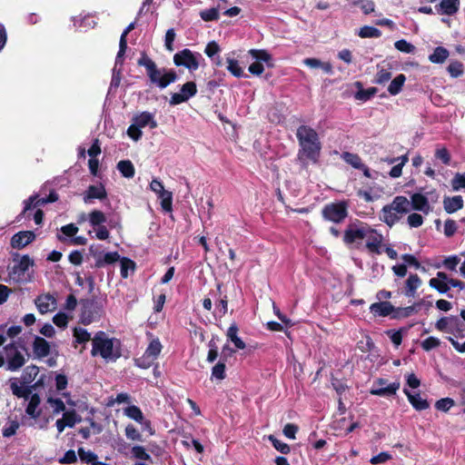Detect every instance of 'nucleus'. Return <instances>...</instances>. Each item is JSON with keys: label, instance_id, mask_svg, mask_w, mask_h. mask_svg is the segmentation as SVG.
<instances>
[{"label": "nucleus", "instance_id": "32", "mask_svg": "<svg viewBox=\"0 0 465 465\" xmlns=\"http://www.w3.org/2000/svg\"><path fill=\"white\" fill-rule=\"evenodd\" d=\"M117 169L125 178H133L134 176V166L130 160H121L117 163Z\"/></svg>", "mask_w": 465, "mask_h": 465}, {"label": "nucleus", "instance_id": "12", "mask_svg": "<svg viewBox=\"0 0 465 465\" xmlns=\"http://www.w3.org/2000/svg\"><path fill=\"white\" fill-rule=\"evenodd\" d=\"M197 94L196 84L193 81H189L182 85L180 93H174L171 95L169 104L171 105H177L187 102L191 97Z\"/></svg>", "mask_w": 465, "mask_h": 465}, {"label": "nucleus", "instance_id": "31", "mask_svg": "<svg viewBox=\"0 0 465 465\" xmlns=\"http://www.w3.org/2000/svg\"><path fill=\"white\" fill-rule=\"evenodd\" d=\"M377 74L373 80L374 84H384L391 78V67L385 68L383 65H377Z\"/></svg>", "mask_w": 465, "mask_h": 465}, {"label": "nucleus", "instance_id": "6", "mask_svg": "<svg viewBox=\"0 0 465 465\" xmlns=\"http://www.w3.org/2000/svg\"><path fill=\"white\" fill-rule=\"evenodd\" d=\"M411 208H405L404 205H384L380 214V219L392 226L404 213L411 210L421 211L428 213L430 205H411Z\"/></svg>", "mask_w": 465, "mask_h": 465}, {"label": "nucleus", "instance_id": "13", "mask_svg": "<svg viewBox=\"0 0 465 465\" xmlns=\"http://www.w3.org/2000/svg\"><path fill=\"white\" fill-rule=\"evenodd\" d=\"M35 304L41 314L52 312L57 308L56 299L50 293L38 295L35 300Z\"/></svg>", "mask_w": 465, "mask_h": 465}, {"label": "nucleus", "instance_id": "28", "mask_svg": "<svg viewBox=\"0 0 465 465\" xmlns=\"http://www.w3.org/2000/svg\"><path fill=\"white\" fill-rule=\"evenodd\" d=\"M78 227L74 223L64 225L61 227V234H58L57 238L59 241L68 243L69 239L73 238L78 232Z\"/></svg>", "mask_w": 465, "mask_h": 465}, {"label": "nucleus", "instance_id": "15", "mask_svg": "<svg viewBox=\"0 0 465 465\" xmlns=\"http://www.w3.org/2000/svg\"><path fill=\"white\" fill-rule=\"evenodd\" d=\"M35 237L33 231H21L12 236L10 245L14 249L21 250L33 242Z\"/></svg>", "mask_w": 465, "mask_h": 465}, {"label": "nucleus", "instance_id": "47", "mask_svg": "<svg viewBox=\"0 0 465 465\" xmlns=\"http://www.w3.org/2000/svg\"><path fill=\"white\" fill-rule=\"evenodd\" d=\"M200 16L205 22L216 21L219 19V10L216 7L205 9L200 12Z\"/></svg>", "mask_w": 465, "mask_h": 465}, {"label": "nucleus", "instance_id": "9", "mask_svg": "<svg viewBox=\"0 0 465 465\" xmlns=\"http://www.w3.org/2000/svg\"><path fill=\"white\" fill-rule=\"evenodd\" d=\"M199 58H202L201 54L193 53L185 48L173 55V63L176 66H184L189 71L193 72L200 66Z\"/></svg>", "mask_w": 465, "mask_h": 465}, {"label": "nucleus", "instance_id": "30", "mask_svg": "<svg viewBox=\"0 0 465 465\" xmlns=\"http://www.w3.org/2000/svg\"><path fill=\"white\" fill-rule=\"evenodd\" d=\"M406 81V76L403 74H398L389 84L388 92L391 95H397L402 90L404 83Z\"/></svg>", "mask_w": 465, "mask_h": 465}, {"label": "nucleus", "instance_id": "34", "mask_svg": "<svg viewBox=\"0 0 465 465\" xmlns=\"http://www.w3.org/2000/svg\"><path fill=\"white\" fill-rule=\"evenodd\" d=\"M341 159L355 169L363 167L361 158L357 153L343 152L341 153Z\"/></svg>", "mask_w": 465, "mask_h": 465}, {"label": "nucleus", "instance_id": "45", "mask_svg": "<svg viewBox=\"0 0 465 465\" xmlns=\"http://www.w3.org/2000/svg\"><path fill=\"white\" fill-rule=\"evenodd\" d=\"M10 388L13 394L19 398H25L29 394L28 389L19 384L15 380L10 381Z\"/></svg>", "mask_w": 465, "mask_h": 465}, {"label": "nucleus", "instance_id": "36", "mask_svg": "<svg viewBox=\"0 0 465 465\" xmlns=\"http://www.w3.org/2000/svg\"><path fill=\"white\" fill-rule=\"evenodd\" d=\"M74 342L79 344H85L91 341V334L82 327H75L73 331Z\"/></svg>", "mask_w": 465, "mask_h": 465}, {"label": "nucleus", "instance_id": "1", "mask_svg": "<svg viewBox=\"0 0 465 465\" xmlns=\"http://www.w3.org/2000/svg\"><path fill=\"white\" fill-rule=\"evenodd\" d=\"M296 137L301 147L298 153L299 158L316 162L322 148L317 132L313 128L302 124L298 127Z\"/></svg>", "mask_w": 465, "mask_h": 465}, {"label": "nucleus", "instance_id": "14", "mask_svg": "<svg viewBox=\"0 0 465 465\" xmlns=\"http://www.w3.org/2000/svg\"><path fill=\"white\" fill-rule=\"evenodd\" d=\"M90 253L95 259V267L101 268L106 264H112L120 260V255L117 252H111L103 254L97 252V248L94 245H91L89 248Z\"/></svg>", "mask_w": 465, "mask_h": 465}, {"label": "nucleus", "instance_id": "42", "mask_svg": "<svg viewBox=\"0 0 465 465\" xmlns=\"http://www.w3.org/2000/svg\"><path fill=\"white\" fill-rule=\"evenodd\" d=\"M78 455L83 462L91 463L92 465L98 463L97 455L91 450H85L84 448H79Z\"/></svg>", "mask_w": 465, "mask_h": 465}, {"label": "nucleus", "instance_id": "4", "mask_svg": "<svg viewBox=\"0 0 465 465\" xmlns=\"http://www.w3.org/2000/svg\"><path fill=\"white\" fill-rule=\"evenodd\" d=\"M27 351L24 345L17 342H10L0 351V368L6 371H16L26 362Z\"/></svg>", "mask_w": 465, "mask_h": 465}, {"label": "nucleus", "instance_id": "49", "mask_svg": "<svg viewBox=\"0 0 465 465\" xmlns=\"http://www.w3.org/2000/svg\"><path fill=\"white\" fill-rule=\"evenodd\" d=\"M395 48L405 54H412L415 50V46L404 39H401L395 42Z\"/></svg>", "mask_w": 465, "mask_h": 465}, {"label": "nucleus", "instance_id": "18", "mask_svg": "<svg viewBox=\"0 0 465 465\" xmlns=\"http://www.w3.org/2000/svg\"><path fill=\"white\" fill-rule=\"evenodd\" d=\"M377 383L381 385L380 388H372L371 390V394L376 395V396H391L395 395L397 391L400 389V382H392L387 386L386 381L384 379H379L377 381Z\"/></svg>", "mask_w": 465, "mask_h": 465}, {"label": "nucleus", "instance_id": "27", "mask_svg": "<svg viewBox=\"0 0 465 465\" xmlns=\"http://www.w3.org/2000/svg\"><path fill=\"white\" fill-rule=\"evenodd\" d=\"M303 64L305 65H307L308 67H310V68H313V69L322 68L323 70V72L328 74H332V73H333L332 65H331V63H329V62H322L318 58H312H312H305L303 60Z\"/></svg>", "mask_w": 465, "mask_h": 465}, {"label": "nucleus", "instance_id": "26", "mask_svg": "<svg viewBox=\"0 0 465 465\" xmlns=\"http://www.w3.org/2000/svg\"><path fill=\"white\" fill-rule=\"evenodd\" d=\"M421 285V280L417 274H411L405 285L404 294L407 297H414L416 294L417 289Z\"/></svg>", "mask_w": 465, "mask_h": 465}, {"label": "nucleus", "instance_id": "64", "mask_svg": "<svg viewBox=\"0 0 465 465\" xmlns=\"http://www.w3.org/2000/svg\"><path fill=\"white\" fill-rule=\"evenodd\" d=\"M68 322L69 317L64 312H58L53 317V322L60 328H65Z\"/></svg>", "mask_w": 465, "mask_h": 465}, {"label": "nucleus", "instance_id": "5", "mask_svg": "<svg viewBox=\"0 0 465 465\" xmlns=\"http://www.w3.org/2000/svg\"><path fill=\"white\" fill-rule=\"evenodd\" d=\"M14 264L8 267V276L11 281L16 283H25L31 281L32 276L29 269L35 265V262L29 255L16 256L13 260Z\"/></svg>", "mask_w": 465, "mask_h": 465}, {"label": "nucleus", "instance_id": "52", "mask_svg": "<svg viewBox=\"0 0 465 465\" xmlns=\"http://www.w3.org/2000/svg\"><path fill=\"white\" fill-rule=\"evenodd\" d=\"M19 428V423L16 420H11L5 424L2 430L3 436L9 438L15 435Z\"/></svg>", "mask_w": 465, "mask_h": 465}, {"label": "nucleus", "instance_id": "23", "mask_svg": "<svg viewBox=\"0 0 465 465\" xmlns=\"http://www.w3.org/2000/svg\"><path fill=\"white\" fill-rule=\"evenodd\" d=\"M370 311L374 315L385 317L395 312V308L389 302H380L372 303L370 306Z\"/></svg>", "mask_w": 465, "mask_h": 465}, {"label": "nucleus", "instance_id": "29", "mask_svg": "<svg viewBox=\"0 0 465 465\" xmlns=\"http://www.w3.org/2000/svg\"><path fill=\"white\" fill-rule=\"evenodd\" d=\"M237 333H238V327L235 323H232L228 328L226 336L234 344V346L237 349L243 350L246 345L243 342V341L238 336Z\"/></svg>", "mask_w": 465, "mask_h": 465}, {"label": "nucleus", "instance_id": "25", "mask_svg": "<svg viewBox=\"0 0 465 465\" xmlns=\"http://www.w3.org/2000/svg\"><path fill=\"white\" fill-rule=\"evenodd\" d=\"M403 392L407 396L410 403L417 411H423L429 408V402L425 399L421 398L419 393L412 394L407 389H404Z\"/></svg>", "mask_w": 465, "mask_h": 465}, {"label": "nucleus", "instance_id": "51", "mask_svg": "<svg viewBox=\"0 0 465 465\" xmlns=\"http://www.w3.org/2000/svg\"><path fill=\"white\" fill-rule=\"evenodd\" d=\"M455 404L451 398H443L436 401L435 408L438 411L447 412Z\"/></svg>", "mask_w": 465, "mask_h": 465}, {"label": "nucleus", "instance_id": "57", "mask_svg": "<svg viewBox=\"0 0 465 465\" xmlns=\"http://www.w3.org/2000/svg\"><path fill=\"white\" fill-rule=\"evenodd\" d=\"M447 69L452 77H459L463 74V64L458 61L450 63Z\"/></svg>", "mask_w": 465, "mask_h": 465}, {"label": "nucleus", "instance_id": "58", "mask_svg": "<svg viewBox=\"0 0 465 465\" xmlns=\"http://www.w3.org/2000/svg\"><path fill=\"white\" fill-rule=\"evenodd\" d=\"M132 453L134 458L143 460H150L151 456L146 452V450L143 446H134L132 448Z\"/></svg>", "mask_w": 465, "mask_h": 465}, {"label": "nucleus", "instance_id": "3", "mask_svg": "<svg viewBox=\"0 0 465 465\" xmlns=\"http://www.w3.org/2000/svg\"><path fill=\"white\" fill-rule=\"evenodd\" d=\"M92 355H100L105 361H116L121 356L119 340L109 338L104 331L97 332L92 340Z\"/></svg>", "mask_w": 465, "mask_h": 465}, {"label": "nucleus", "instance_id": "33", "mask_svg": "<svg viewBox=\"0 0 465 465\" xmlns=\"http://www.w3.org/2000/svg\"><path fill=\"white\" fill-rule=\"evenodd\" d=\"M227 70L231 73L232 75L241 78V77H247L246 74H244L243 69L240 66L239 62L231 57H227Z\"/></svg>", "mask_w": 465, "mask_h": 465}, {"label": "nucleus", "instance_id": "37", "mask_svg": "<svg viewBox=\"0 0 465 465\" xmlns=\"http://www.w3.org/2000/svg\"><path fill=\"white\" fill-rule=\"evenodd\" d=\"M124 415L128 418L135 420L136 422L142 423L143 420V414L139 407L131 405L124 410Z\"/></svg>", "mask_w": 465, "mask_h": 465}, {"label": "nucleus", "instance_id": "20", "mask_svg": "<svg viewBox=\"0 0 465 465\" xmlns=\"http://www.w3.org/2000/svg\"><path fill=\"white\" fill-rule=\"evenodd\" d=\"M107 197V193L104 186L102 183L90 185L84 193V202L92 200L104 201Z\"/></svg>", "mask_w": 465, "mask_h": 465}, {"label": "nucleus", "instance_id": "40", "mask_svg": "<svg viewBox=\"0 0 465 465\" xmlns=\"http://www.w3.org/2000/svg\"><path fill=\"white\" fill-rule=\"evenodd\" d=\"M46 402L52 408L54 414H59L65 411V404L59 398L50 396L47 398Z\"/></svg>", "mask_w": 465, "mask_h": 465}, {"label": "nucleus", "instance_id": "50", "mask_svg": "<svg viewBox=\"0 0 465 465\" xmlns=\"http://www.w3.org/2000/svg\"><path fill=\"white\" fill-rule=\"evenodd\" d=\"M451 186L455 191L465 189V172L457 173L454 175V177L451 179Z\"/></svg>", "mask_w": 465, "mask_h": 465}, {"label": "nucleus", "instance_id": "55", "mask_svg": "<svg viewBox=\"0 0 465 465\" xmlns=\"http://www.w3.org/2000/svg\"><path fill=\"white\" fill-rule=\"evenodd\" d=\"M440 345V339L433 337V336L428 337L421 342V347L426 351H430L432 349L438 348Z\"/></svg>", "mask_w": 465, "mask_h": 465}, {"label": "nucleus", "instance_id": "11", "mask_svg": "<svg viewBox=\"0 0 465 465\" xmlns=\"http://www.w3.org/2000/svg\"><path fill=\"white\" fill-rule=\"evenodd\" d=\"M384 237L381 233H380L377 230L371 228L370 225L368 226L367 232L364 236L365 248L369 252L374 254H381L382 252V248Z\"/></svg>", "mask_w": 465, "mask_h": 465}, {"label": "nucleus", "instance_id": "8", "mask_svg": "<svg viewBox=\"0 0 465 465\" xmlns=\"http://www.w3.org/2000/svg\"><path fill=\"white\" fill-rule=\"evenodd\" d=\"M59 200V194L50 183L42 185L38 193H34L23 203H53Z\"/></svg>", "mask_w": 465, "mask_h": 465}, {"label": "nucleus", "instance_id": "17", "mask_svg": "<svg viewBox=\"0 0 465 465\" xmlns=\"http://www.w3.org/2000/svg\"><path fill=\"white\" fill-rule=\"evenodd\" d=\"M460 325H462V322L455 317H442L435 324L437 330L440 331L453 332L456 331L459 334L461 331Z\"/></svg>", "mask_w": 465, "mask_h": 465}, {"label": "nucleus", "instance_id": "53", "mask_svg": "<svg viewBox=\"0 0 465 465\" xmlns=\"http://www.w3.org/2000/svg\"><path fill=\"white\" fill-rule=\"evenodd\" d=\"M121 276L123 278H127L128 277V271H134V268H135V264L134 262L130 260V259H127V258H123L121 259Z\"/></svg>", "mask_w": 465, "mask_h": 465}, {"label": "nucleus", "instance_id": "10", "mask_svg": "<svg viewBox=\"0 0 465 465\" xmlns=\"http://www.w3.org/2000/svg\"><path fill=\"white\" fill-rule=\"evenodd\" d=\"M368 224H351L344 232L343 241L346 244H353L360 248L364 241V236L368 229Z\"/></svg>", "mask_w": 465, "mask_h": 465}, {"label": "nucleus", "instance_id": "39", "mask_svg": "<svg viewBox=\"0 0 465 465\" xmlns=\"http://www.w3.org/2000/svg\"><path fill=\"white\" fill-rule=\"evenodd\" d=\"M61 419L69 428H73L76 423L81 421V417L74 410L64 411Z\"/></svg>", "mask_w": 465, "mask_h": 465}, {"label": "nucleus", "instance_id": "22", "mask_svg": "<svg viewBox=\"0 0 465 465\" xmlns=\"http://www.w3.org/2000/svg\"><path fill=\"white\" fill-rule=\"evenodd\" d=\"M32 347L35 356L39 359L45 358L50 353V344L42 337L36 336L33 341Z\"/></svg>", "mask_w": 465, "mask_h": 465}, {"label": "nucleus", "instance_id": "56", "mask_svg": "<svg viewBox=\"0 0 465 465\" xmlns=\"http://www.w3.org/2000/svg\"><path fill=\"white\" fill-rule=\"evenodd\" d=\"M429 285L437 290L440 293H446L450 290L449 282H441L438 280H430Z\"/></svg>", "mask_w": 465, "mask_h": 465}, {"label": "nucleus", "instance_id": "21", "mask_svg": "<svg viewBox=\"0 0 465 465\" xmlns=\"http://www.w3.org/2000/svg\"><path fill=\"white\" fill-rule=\"evenodd\" d=\"M132 121L141 129L146 126L154 129L158 125L157 122L154 120L153 114L147 111L135 114Z\"/></svg>", "mask_w": 465, "mask_h": 465}, {"label": "nucleus", "instance_id": "60", "mask_svg": "<svg viewBox=\"0 0 465 465\" xmlns=\"http://www.w3.org/2000/svg\"><path fill=\"white\" fill-rule=\"evenodd\" d=\"M460 262V259L457 255L446 257L443 260V266L450 271H456L457 266Z\"/></svg>", "mask_w": 465, "mask_h": 465}, {"label": "nucleus", "instance_id": "43", "mask_svg": "<svg viewBox=\"0 0 465 465\" xmlns=\"http://www.w3.org/2000/svg\"><path fill=\"white\" fill-rule=\"evenodd\" d=\"M88 221L94 227L103 225L106 221L105 215L98 210H94L88 214Z\"/></svg>", "mask_w": 465, "mask_h": 465}, {"label": "nucleus", "instance_id": "63", "mask_svg": "<svg viewBox=\"0 0 465 465\" xmlns=\"http://www.w3.org/2000/svg\"><path fill=\"white\" fill-rule=\"evenodd\" d=\"M125 435L129 440H142L141 433L138 431V430L133 424H128L125 427Z\"/></svg>", "mask_w": 465, "mask_h": 465}, {"label": "nucleus", "instance_id": "41", "mask_svg": "<svg viewBox=\"0 0 465 465\" xmlns=\"http://www.w3.org/2000/svg\"><path fill=\"white\" fill-rule=\"evenodd\" d=\"M358 35L361 38H378L381 35V32L376 27L364 25L360 29Z\"/></svg>", "mask_w": 465, "mask_h": 465}, {"label": "nucleus", "instance_id": "59", "mask_svg": "<svg viewBox=\"0 0 465 465\" xmlns=\"http://www.w3.org/2000/svg\"><path fill=\"white\" fill-rule=\"evenodd\" d=\"M127 135L134 141H139L143 136V132L140 127H138L134 123L127 129Z\"/></svg>", "mask_w": 465, "mask_h": 465}, {"label": "nucleus", "instance_id": "54", "mask_svg": "<svg viewBox=\"0 0 465 465\" xmlns=\"http://www.w3.org/2000/svg\"><path fill=\"white\" fill-rule=\"evenodd\" d=\"M269 440L272 443L273 447L281 453L287 454L290 452L291 449L289 445L276 439L274 436L270 435Z\"/></svg>", "mask_w": 465, "mask_h": 465}, {"label": "nucleus", "instance_id": "46", "mask_svg": "<svg viewBox=\"0 0 465 465\" xmlns=\"http://www.w3.org/2000/svg\"><path fill=\"white\" fill-rule=\"evenodd\" d=\"M378 92L376 87H370L368 89H360L356 92L354 97L357 100L366 102L373 97Z\"/></svg>", "mask_w": 465, "mask_h": 465}, {"label": "nucleus", "instance_id": "38", "mask_svg": "<svg viewBox=\"0 0 465 465\" xmlns=\"http://www.w3.org/2000/svg\"><path fill=\"white\" fill-rule=\"evenodd\" d=\"M39 403V396L37 394L32 395L25 410L26 413L33 418H37L40 415V412L37 411Z\"/></svg>", "mask_w": 465, "mask_h": 465}, {"label": "nucleus", "instance_id": "61", "mask_svg": "<svg viewBox=\"0 0 465 465\" xmlns=\"http://www.w3.org/2000/svg\"><path fill=\"white\" fill-rule=\"evenodd\" d=\"M175 36L176 34L173 28H170L166 31L164 46L170 52L173 51V42L175 40Z\"/></svg>", "mask_w": 465, "mask_h": 465}, {"label": "nucleus", "instance_id": "19", "mask_svg": "<svg viewBox=\"0 0 465 465\" xmlns=\"http://www.w3.org/2000/svg\"><path fill=\"white\" fill-rule=\"evenodd\" d=\"M150 188L161 200L160 203H173V193L164 189L163 183L157 179H153L150 183Z\"/></svg>", "mask_w": 465, "mask_h": 465}, {"label": "nucleus", "instance_id": "62", "mask_svg": "<svg viewBox=\"0 0 465 465\" xmlns=\"http://www.w3.org/2000/svg\"><path fill=\"white\" fill-rule=\"evenodd\" d=\"M212 377L218 380L225 378V364L223 362H218L213 367Z\"/></svg>", "mask_w": 465, "mask_h": 465}, {"label": "nucleus", "instance_id": "24", "mask_svg": "<svg viewBox=\"0 0 465 465\" xmlns=\"http://www.w3.org/2000/svg\"><path fill=\"white\" fill-rule=\"evenodd\" d=\"M460 7V0H441L437 11L440 14L453 15H455Z\"/></svg>", "mask_w": 465, "mask_h": 465}, {"label": "nucleus", "instance_id": "16", "mask_svg": "<svg viewBox=\"0 0 465 465\" xmlns=\"http://www.w3.org/2000/svg\"><path fill=\"white\" fill-rule=\"evenodd\" d=\"M322 214L326 220L340 223L347 216V211L345 205H326Z\"/></svg>", "mask_w": 465, "mask_h": 465}, {"label": "nucleus", "instance_id": "44", "mask_svg": "<svg viewBox=\"0 0 465 465\" xmlns=\"http://www.w3.org/2000/svg\"><path fill=\"white\" fill-rule=\"evenodd\" d=\"M420 306V303H417V304H414V305H411V306H408V307H405V308H399V309H395V313L393 314V318H406V317H409L411 315H412L413 313L417 312H418V307Z\"/></svg>", "mask_w": 465, "mask_h": 465}, {"label": "nucleus", "instance_id": "48", "mask_svg": "<svg viewBox=\"0 0 465 465\" xmlns=\"http://www.w3.org/2000/svg\"><path fill=\"white\" fill-rule=\"evenodd\" d=\"M252 58L256 59V62L268 63L272 60L271 54L265 50L252 49L249 52Z\"/></svg>", "mask_w": 465, "mask_h": 465}, {"label": "nucleus", "instance_id": "7", "mask_svg": "<svg viewBox=\"0 0 465 465\" xmlns=\"http://www.w3.org/2000/svg\"><path fill=\"white\" fill-rule=\"evenodd\" d=\"M163 345L158 338H153L148 344L142 357L135 360V364L143 369L150 368L160 355Z\"/></svg>", "mask_w": 465, "mask_h": 465}, {"label": "nucleus", "instance_id": "35", "mask_svg": "<svg viewBox=\"0 0 465 465\" xmlns=\"http://www.w3.org/2000/svg\"><path fill=\"white\" fill-rule=\"evenodd\" d=\"M448 56L449 51L445 47L438 46L429 56V60L434 64H441L448 58Z\"/></svg>", "mask_w": 465, "mask_h": 465}, {"label": "nucleus", "instance_id": "2", "mask_svg": "<svg viewBox=\"0 0 465 465\" xmlns=\"http://www.w3.org/2000/svg\"><path fill=\"white\" fill-rule=\"evenodd\" d=\"M139 66H143L146 70V75L151 84L158 86L160 89L166 88L172 83H174L178 76L174 70L158 68L155 62L151 59L145 52L141 54V57L137 61Z\"/></svg>", "mask_w": 465, "mask_h": 465}]
</instances>
